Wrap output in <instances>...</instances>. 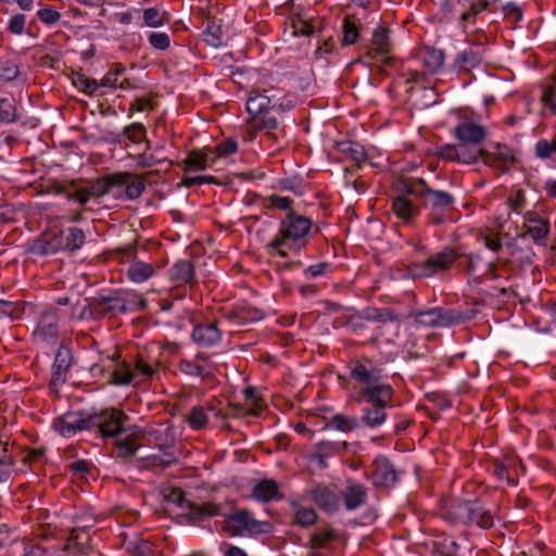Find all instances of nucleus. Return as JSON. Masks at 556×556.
Returning a JSON list of instances; mask_svg holds the SVG:
<instances>
[{
    "label": "nucleus",
    "instance_id": "obj_1",
    "mask_svg": "<svg viewBox=\"0 0 556 556\" xmlns=\"http://www.w3.org/2000/svg\"><path fill=\"white\" fill-rule=\"evenodd\" d=\"M351 377L359 384L358 402L364 403L361 419L354 416L336 414L326 428L342 432L352 431L362 424L368 428H377L382 424V374L371 361L364 359L355 364Z\"/></svg>",
    "mask_w": 556,
    "mask_h": 556
},
{
    "label": "nucleus",
    "instance_id": "obj_2",
    "mask_svg": "<svg viewBox=\"0 0 556 556\" xmlns=\"http://www.w3.org/2000/svg\"><path fill=\"white\" fill-rule=\"evenodd\" d=\"M313 222L294 211H289L279 223L277 236L270 241L268 248L276 251L281 257H287L285 245L301 249L306 245Z\"/></svg>",
    "mask_w": 556,
    "mask_h": 556
},
{
    "label": "nucleus",
    "instance_id": "obj_3",
    "mask_svg": "<svg viewBox=\"0 0 556 556\" xmlns=\"http://www.w3.org/2000/svg\"><path fill=\"white\" fill-rule=\"evenodd\" d=\"M245 106L250 115L249 119L255 121L257 127L265 128V135L269 139L276 140L278 136L275 131L278 129V122L275 116L270 115L271 98L263 93H256L249 97Z\"/></svg>",
    "mask_w": 556,
    "mask_h": 556
},
{
    "label": "nucleus",
    "instance_id": "obj_4",
    "mask_svg": "<svg viewBox=\"0 0 556 556\" xmlns=\"http://www.w3.org/2000/svg\"><path fill=\"white\" fill-rule=\"evenodd\" d=\"M224 529L232 536L249 534H261L270 531L269 522L254 518L248 509H238L225 518Z\"/></svg>",
    "mask_w": 556,
    "mask_h": 556
},
{
    "label": "nucleus",
    "instance_id": "obj_5",
    "mask_svg": "<svg viewBox=\"0 0 556 556\" xmlns=\"http://www.w3.org/2000/svg\"><path fill=\"white\" fill-rule=\"evenodd\" d=\"M489 5L490 2L485 1L471 3L469 9L459 17V27L465 35V41L471 47L485 49L489 42V37L483 29L472 27L477 15L488 10Z\"/></svg>",
    "mask_w": 556,
    "mask_h": 556
},
{
    "label": "nucleus",
    "instance_id": "obj_6",
    "mask_svg": "<svg viewBox=\"0 0 556 556\" xmlns=\"http://www.w3.org/2000/svg\"><path fill=\"white\" fill-rule=\"evenodd\" d=\"M413 315L410 306L384 307V337L388 343L400 348L404 343L406 327L404 320Z\"/></svg>",
    "mask_w": 556,
    "mask_h": 556
},
{
    "label": "nucleus",
    "instance_id": "obj_7",
    "mask_svg": "<svg viewBox=\"0 0 556 556\" xmlns=\"http://www.w3.org/2000/svg\"><path fill=\"white\" fill-rule=\"evenodd\" d=\"M128 419L116 408L103 409L90 415L91 430L97 429L103 438H115L124 431V422Z\"/></svg>",
    "mask_w": 556,
    "mask_h": 556
},
{
    "label": "nucleus",
    "instance_id": "obj_8",
    "mask_svg": "<svg viewBox=\"0 0 556 556\" xmlns=\"http://www.w3.org/2000/svg\"><path fill=\"white\" fill-rule=\"evenodd\" d=\"M147 300L140 298L137 302L126 301L119 295H108L93 299V312L98 319L108 314H125L129 309H144Z\"/></svg>",
    "mask_w": 556,
    "mask_h": 556
},
{
    "label": "nucleus",
    "instance_id": "obj_9",
    "mask_svg": "<svg viewBox=\"0 0 556 556\" xmlns=\"http://www.w3.org/2000/svg\"><path fill=\"white\" fill-rule=\"evenodd\" d=\"M463 312L451 308H431L415 315L416 323L428 327H450L465 321Z\"/></svg>",
    "mask_w": 556,
    "mask_h": 556
},
{
    "label": "nucleus",
    "instance_id": "obj_10",
    "mask_svg": "<svg viewBox=\"0 0 556 556\" xmlns=\"http://www.w3.org/2000/svg\"><path fill=\"white\" fill-rule=\"evenodd\" d=\"M169 501L182 509H187L192 519L199 521L204 517H214L222 515L220 506L211 502L197 504L188 501L181 490L175 489L169 494Z\"/></svg>",
    "mask_w": 556,
    "mask_h": 556
},
{
    "label": "nucleus",
    "instance_id": "obj_11",
    "mask_svg": "<svg viewBox=\"0 0 556 556\" xmlns=\"http://www.w3.org/2000/svg\"><path fill=\"white\" fill-rule=\"evenodd\" d=\"M90 415L83 412H68L53 421V429L61 435L71 438L83 430H91Z\"/></svg>",
    "mask_w": 556,
    "mask_h": 556
},
{
    "label": "nucleus",
    "instance_id": "obj_12",
    "mask_svg": "<svg viewBox=\"0 0 556 556\" xmlns=\"http://www.w3.org/2000/svg\"><path fill=\"white\" fill-rule=\"evenodd\" d=\"M492 151L480 149L484 164L488 166L500 169L503 173L509 170L510 165L515 162L513 150L506 144L495 143L492 146Z\"/></svg>",
    "mask_w": 556,
    "mask_h": 556
},
{
    "label": "nucleus",
    "instance_id": "obj_13",
    "mask_svg": "<svg viewBox=\"0 0 556 556\" xmlns=\"http://www.w3.org/2000/svg\"><path fill=\"white\" fill-rule=\"evenodd\" d=\"M453 135L464 144L478 146L484 141L486 130L482 125L471 119H465L455 126Z\"/></svg>",
    "mask_w": 556,
    "mask_h": 556
},
{
    "label": "nucleus",
    "instance_id": "obj_14",
    "mask_svg": "<svg viewBox=\"0 0 556 556\" xmlns=\"http://www.w3.org/2000/svg\"><path fill=\"white\" fill-rule=\"evenodd\" d=\"M73 353L70 348L61 344L56 350L54 362L52 365V374L50 384L59 388L66 382V374L72 366Z\"/></svg>",
    "mask_w": 556,
    "mask_h": 556
},
{
    "label": "nucleus",
    "instance_id": "obj_15",
    "mask_svg": "<svg viewBox=\"0 0 556 556\" xmlns=\"http://www.w3.org/2000/svg\"><path fill=\"white\" fill-rule=\"evenodd\" d=\"M179 370L188 376L200 377L202 380L208 379L214 375V364L208 361V356L199 353L194 359H181Z\"/></svg>",
    "mask_w": 556,
    "mask_h": 556
},
{
    "label": "nucleus",
    "instance_id": "obj_16",
    "mask_svg": "<svg viewBox=\"0 0 556 556\" xmlns=\"http://www.w3.org/2000/svg\"><path fill=\"white\" fill-rule=\"evenodd\" d=\"M457 256L454 249H444L420 265V275L430 277L440 270H446L452 267Z\"/></svg>",
    "mask_w": 556,
    "mask_h": 556
},
{
    "label": "nucleus",
    "instance_id": "obj_17",
    "mask_svg": "<svg viewBox=\"0 0 556 556\" xmlns=\"http://www.w3.org/2000/svg\"><path fill=\"white\" fill-rule=\"evenodd\" d=\"M341 496V505L345 507L346 510L353 511L362 506H364L367 502V489L356 482L349 481L348 484L340 490Z\"/></svg>",
    "mask_w": 556,
    "mask_h": 556
},
{
    "label": "nucleus",
    "instance_id": "obj_18",
    "mask_svg": "<svg viewBox=\"0 0 556 556\" xmlns=\"http://www.w3.org/2000/svg\"><path fill=\"white\" fill-rule=\"evenodd\" d=\"M314 503L326 513H336L341 507L340 491L326 485H317L312 490Z\"/></svg>",
    "mask_w": 556,
    "mask_h": 556
},
{
    "label": "nucleus",
    "instance_id": "obj_19",
    "mask_svg": "<svg viewBox=\"0 0 556 556\" xmlns=\"http://www.w3.org/2000/svg\"><path fill=\"white\" fill-rule=\"evenodd\" d=\"M192 341L202 348H212L220 343L223 332L216 323H204L193 327Z\"/></svg>",
    "mask_w": 556,
    "mask_h": 556
},
{
    "label": "nucleus",
    "instance_id": "obj_20",
    "mask_svg": "<svg viewBox=\"0 0 556 556\" xmlns=\"http://www.w3.org/2000/svg\"><path fill=\"white\" fill-rule=\"evenodd\" d=\"M127 175L122 173H114L105 175L90 184L87 187L90 198H99L108 194L114 187L123 186L127 182Z\"/></svg>",
    "mask_w": 556,
    "mask_h": 556
},
{
    "label": "nucleus",
    "instance_id": "obj_21",
    "mask_svg": "<svg viewBox=\"0 0 556 556\" xmlns=\"http://www.w3.org/2000/svg\"><path fill=\"white\" fill-rule=\"evenodd\" d=\"M470 502L451 501L446 503L442 510V517L451 523L468 525L470 520Z\"/></svg>",
    "mask_w": 556,
    "mask_h": 556
},
{
    "label": "nucleus",
    "instance_id": "obj_22",
    "mask_svg": "<svg viewBox=\"0 0 556 556\" xmlns=\"http://www.w3.org/2000/svg\"><path fill=\"white\" fill-rule=\"evenodd\" d=\"M35 333L45 341H52L58 337V316L54 309H45L40 314Z\"/></svg>",
    "mask_w": 556,
    "mask_h": 556
},
{
    "label": "nucleus",
    "instance_id": "obj_23",
    "mask_svg": "<svg viewBox=\"0 0 556 556\" xmlns=\"http://www.w3.org/2000/svg\"><path fill=\"white\" fill-rule=\"evenodd\" d=\"M148 434L151 439L150 442H153L161 451L164 452L163 457L160 456H150L147 457V460L151 462L154 465H160L164 468L169 467L172 464L176 462L175 456L167 452L168 448L172 447V442L167 440H163L157 430H149L143 431V435Z\"/></svg>",
    "mask_w": 556,
    "mask_h": 556
},
{
    "label": "nucleus",
    "instance_id": "obj_24",
    "mask_svg": "<svg viewBox=\"0 0 556 556\" xmlns=\"http://www.w3.org/2000/svg\"><path fill=\"white\" fill-rule=\"evenodd\" d=\"M419 185H421V188L416 190L418 195L426 197V201L433 208H446L453 205L454 198L448 192L429 188L424 179H419Z\"/></svg>",
    "mask_w": 556,
    "mask_h": 556
},
{
    "label": "nucleus",
    "instance_id": "obj_25",
    "mask_svg": "<svg viewBox=\"0 0 556 556\" xmlns=\"http://www.w3.org/2000/svg\"><path fill=\"white\" fill-rule=\"evenodd\" d=\"M225 316L237 326H245L250 323L261 320L263 318V312L256 307L243 304L238 305Z\"/></svg>",
    "mask_w": 556,
    "mask_h": 556
},
{
    "label": "nucleus",
    "instance_id": "obj_26",
    "mask_svg": "<svg viewBox=\"0 0 556 556\" xmlns=\"http://www.w3.org/2000/svg\"><path fill=\"white\" fill-rule=\"evenodd\" d=\"M367 65L371 71H377L378 74L382 73V26L378 25L372 34V43L368 48Z\"/></svg>",
    "mask_w": 556,
    "mask_h": 556
},
{
    "label": "nucleus",
    "instance_id": "obj_27",
    "mask_svg": "<svg viewBox=\"0 0 556 556\" xmlns=\"http://www.w3.org/2000/svg\"><path fill=\"white\" fill-rule=\"evenodd\" d=\"M485 49L473 50L472 48L464 50L457 54L454 61V67L457 71L469 72L478 67L483 61Z\"/></svg>",
    "mask_w": 556,
    "mask_h": 556
},
{
    "label": "nucleus",
    "instance_id": "obj_28",
    "mask_svg": "<svg viewBox=\"0 0 556 556\" xmlns=\"http://www.w3.org/2000/svg\"><path fill=\"white\" fill-rule=\"evenodd\" d=\"M63 251L75 252L79 250L85 241V232L80 228L70 227L58 236Z\"/></svg>",
    "mask_w": 556,
    "mask_h": 556
},
{
    "label": "nucleus",
    "instance_id": "obj_29",
    "mask_svg": "<svg viewBox=\"0 0 556 556\" xmlns=\"http://www.w3.org/2000/svg\"><path fill=\"white\" fill-rule=\"evenodd\" d=\"M392 211L396 217L401 218L405 223H409L419 213L418 207L405 195H396L394 198Z\"/></svg>",
    "mask_w": 556,
    "mask_h": 556
},
{
    "label": "nucleus",
    "instance_id": "obj_30",
    "mask_svg": "<svg viewBox=\"0 0 556 556\" xmlns=\"http://www.w3.org/2000/svg\"><path fill=\"white\" fill-rule=\"evenodd\" d=\"M170 278L177 283L192 285L194 282V267L190 261L180 260L170 268Z\"/></svg>",
    "mask_w": 556,
    "mask_h": 556
},
{
    "label": "nucleus",
    "instance_id": "obj_31",
    "mask_svg": "<svg viewBox=\"0 0 556 556\" xmlns=\"http://www.w3.org/2000/svg\"><path fill=\"white\" fill-rule=\"evenodd\" d=\"M252 495L260 502H269L280 497L278 484L270 479L261 480L252 490Z\"/></svg>",
    "mask_w": 556,
    "mask_h": 556
},
{
    "label": "nucleus",
    "instance_id": "obj_32",
    "mask_svg": "<svg viewBox=\"0 0 556 556\" xmlns=\"http://www.w3.org/2000/svg\"><path fill=\"white\" fill-rule=\"evenodd\" d=\"M185 162L188 167H192L197 170H204L215 162V155L211 149L192 151L189 153Z\"/></svg>",
    "mask_w": 556,
    "mask_h": 556
},
{
    "label": "nucleus",
    "instance_id": "obj_33",
    "mask_svg": "<svg viewBox=\"0 0 556 556\" xmlns=\"http://www.w3.org/2000/svg\"><path fill=\"white\" fill-rule=\"evenodd\" d=\"M470 510L468 525H477L484 529L493 526V516L480 503L470 502Z\"/></svg>",
    "mask_w": 556,
    "mask_h": 556
},
{
    "label": "nucleus",
    "instance_id": "obj_34",
    "mask_svg": "<svg viewBox=\"0 0 556 556\" xmlns=\"http://www.w3.org/2000/svg\"><path fill=\"white\" fill-rule=\"evenodd\" d=\"M154 274V267L151 264L136 261L132 262L127 268L128 278L136 282L141 283L149 278H151Z\"/></svg>",
    "mask_w": 556,
    "mask_h": 556
},
{
    "label": "nucleus",
    "instance_id": "obj_35",
    "mask_svg": "<svg viewBox=\"0 0 556 556\" xmlns=\"http://www.w3.org/2000/svg\"><path fill=\"white\" fill-rule=\"evenodd\" d=\"M72 83L73 85L84 93H86L89 97H94L98 93V90L100 87V81H97L96 79H91L87 77L85 74L79 72H74L72 74Z\"/></svg>",
    "mask_w": 556,
    "mask_h": 556
},
{
    "label": "nucleus",
    "instance_id": "obj_36",
    "mask_svg": "<svg viewBox=\"0 0 556 556\" xmlns=\"http://www.w3.org/2000/svg\"><path fill=\"white\" fill-rule=\"evenodd\" d=\"M421 185H419V179L409 180L404 175L397 176L392 181V190L396 192V195H407V194H417V189H420Z\"/></svg>",
    "mask_w": 556,
    "mask_h": 556
},
{
    "label": "nucleus",
    "instance_id": "obj_37",
    "mask_svg": "<svg viewBox=\"0 0 556 556\" xmlns=\"http://www.w3.org/2000/svg\"><path fill=\"white\" fill-rule=\"evenodd\" d=\"M122 174H126L127 182H125L123 186H126L125 188V195L128 200H135L138 199L144 191L146 185L142 178L136 177L132 178V175L127 172H121Z\"/></svg>",
    "mask_w": 556,
    "mask_h": 556
},
{
    "label": "nucleus",
    "instance_id": "obj_38",
    "mask_svg": "<svg viewBox=\"0 0 556 556\" xmlns=\"http://www.w3.org/2000/svg\"><path fill=\"white\" fill-rule=\"evenodd\" d=\"M18 118L15 100L12 98H0V124H11Z\"/></svg>",
    "mask_w": 556,
    "mask_h": 556
},
{
    "label": "nucleus",
    "instance_id": "obj_39",
    "mask_svg": "<svg viewBox=\"0 0 556 556\" xmlns=\"http://www.w3.org/2000/svg\"><path fill=\"white\" fill-rule=\"evenodd\" d=\"M293 200L289 197H281L278 194H271L263 200V206L267 210H280L285 211L286 214L292 210Z\"/></svg>",
    "mask_w": 556,
    "mask_h": 556
},
{
    "label": "nucleus",
    "instance_id": "obj_40",
    "mask_svg": "<svg viewBox=\"0 0 556 556\" xmlns=\"http://www.w3.org/2000/svg\"><path fill=\"white\" fill-rule=\"evenodd\" d=\"M142 17L144 25L149 27H160L168 22V13L156 8L144 9Z\"/></svg>",
    "mask_w": 556,
    "mask_h": 556
},
{
    "label": "nucleus",
    "instance_id": "obj_41",
    "mask_svg": "<svg viewBox=\"0 0 556 556\" xmlns=\"http://www.w3.org/2000/svg\"><path fill=\"white\" fill-rule=\"evenodd\" d=\"M459 545L450 536H444L434 542V553L438 556H457Z\"/></svg>",
    "mask_w": 556,
    "mask_h": 556
},
{
    "label": "nucleus",
    "instance_id": "obj_42",
    "mask_svg": "<svg viewBox=\"0 0 556 556\" xmlns=\"http://www.w3.org/2000/svg\"><path fill=\"white\" fill-rule=\"evenodd\" d=\"M210 46L218 48L224 45L222 26L215 20H208L204 31Z\"/></svg>",
    "mask_w": 556,
    "mask_h": 556
},
{
    "label": "nucleus",
    "instance_id": "obj_43",
    "mask_svg": "<svg viewBox=\"0 0 556 556\" xmlns=\"http://www.w3.org/2000/svg\"><path fill=\"white\" fill-rule=\"evenodd\" d=\"M445 55L442 50L429 49L425 55L424 64L431 73H437L444 64Z\"/></svg>",
    "mask_w": 556,
    "mask_h": 556
},
{
    "label": "nucleus",
    "instance_id": "obj_44",
    "mask_svg": "<svg viewBox=\"0 0 556 556\" xmlns=\"http://www.w3.org/2000/svg\"><path fill=\"white\" fill-rule=\"evenodd\" d=\"M527 233L533 239V241L540 245H545V239L549 231V224L547 220L536 222L533 225L526 227Z\"/></svg>",
    "mask_w": 556,
    "mask_h": 556
},
{
    "label": "nucleus",
    "instance_id": "obj_45",
    "mask_svg": "<svg viewBox=\"0 0 556 556\" xmlns=\"http://www.w3.org/2000/svg\"><path fill=\"white\" fill-rule=\"evenodd\" d=\"M338 147L341 152L350 155L358 164L367 160V152L356 142H340Z\"/></svg>",
    "mask_w": 556,
    "mask_h": 556
},
{
    "label": "nucleus",
    "instance_id": "obj_46",
    "mask_svg": "<svg viewBox=\"0 0 556 556\" xmlns=\"http://www.w3.org/2000/svg\"><path fill=\"white\" fill-rule=\"evenodd\" d=\"M33 251L35 253L41 255L54 254L59 251H63L61 247V241L58 236L45 241L36 242L33 247Z\"/></svg>",
    "mask_w": 556,
    "mask_h": 556
},
{
    "label": "nucleus",
    "instance_id": "obj_47",
    "mask_svg": "<svg viewBox=\"0 0 556 556\" xmlns=\"http://www.w3.org/2000/svg\"><path fill=\"white\" fill-rule=\"evenodd\" d=\"M346 447L345 442H332V441H321L316 444L317 448V457L318 458H328L330 455L334 453H339Z\"/></svg>",
    "mask_w": 556,
    "mask_h": 556
},
{
    "label": "nucleus",
    "instance_id": "obj_48",
    "mask_svg": "<svg viewBox=\"0 0 556 556\" xmlns=\"http://www.w3.org/2000/svg\"><path fill=\"white\" fill-rule=\"evenodd\" d=\"M187 421L192 429L200 430L206 426L208 417L202 406H194L191 408Z\"/></svg>",
    "mask_w": 556,
    "mask_h": 556
},
{
    "label": "nucleus",
    "instance_id": "obj_49",
    "mask_svg": "<svg viewBox=\"0 0 556 556\" xmlns=\"http://www.w3.org/2000/svg\"><path fill=\"white\" fill-rule=\"evenodd\" d=\"M333 538L332 531L329 528H318L309 539L311 547L319 549L326 547L328 542Z\"/></svg>",
    "mask_w": 556,
    "mask_h": 556
},
{
    "label": "nucleus",
    "instance_id": "obj_50",
    "mask_svg": "<svg viewBox=\"0 0 556 556\" xmlns=\"http://www.w3.org/2000/svg\"><path fill=\"white\" fill-rule=\"evenodd\" d=\"M123 134L132 143H140L146 140L147 129L141 123H131L124 127Z\"/></svg>",
    "mask_w": 556,
    "mask_h": 556
},
{
    "label": "nucleus",
    "instance_id": "obj_51",
    "mask_svg": "<svg viewBox=\"0 0 556 556\" xmlns=\"http://www.w3.org/2000/svg\"><path fill=\"white\" fill-rule=\"evenodd\" d=\"M466 146L467 144H464V143L457 146V154H458L457 162L466 163V164H473L480 157L482 159L483 153H480V149L473 150Z\"/></svg>",
    "mask_w": 556,
    "mask_h": 556
},
{
    "label": "nucleus",
    "instance_id": "obj_52",
    "mask_svg": "<svg viewBox=\"0 0 556 556\" xmlns=\"http://www.w3.org/2000/svg\"><path fill=\"white\" fill-rule=\"evenodd\" d=\"M124 72L125 67L122 64H113L111 70L100 80V85L102 87L117 88L118 76L123 75Z\"/></svg>",
    "mask_w": 556,
    "mask_h": 556
},
{
    "label": "nucleus",
    "instance_id": "obj_53",
    "mask_svg": "<svg viewBox=\"0 0 556 556\" xmlns=\"http://www.w3.org/2000/svg\"><path fill=\"white\" fill-rule=\"evenodd\" d=\"M135 377L134 371L130 370L127 364L123 363L112 374V382L114 384L125 386L129 384Z\"/></svg>",
    "mask_w": 556,
    "mask_h": 556
},
{
    "label": "nucleus",
    "instance_id": "obj_54",
    "mask_svg": "<svg viewBox=\"0 0 556 556\" xmlns=\"http://www.w3.org/2000/svg\"><path fill=\"white\" fill-rule=\"evenodd\" d=\"M139 446L132 439L119 440L116 443V457L128 458L135 455Z\"/></svg>",
    "mask_w": 556,
    "mask_h": 556
},
{
    "label": "nucleus",
    "instance_id": "obj_55",
    "mask_svg": "<svg viewBox=\"0 0 556 556\" xmlns=\"http://www.w3.org/2000/svg\"><path fill=\"white\" fill-rule=\"evenodd\" d=\"M535 155L540 159H547L554 153H556V136H554L552 141H547L546 139H541L535 143L534 147Z\"/></svg>",
    "mask_w": 556,
    "mask_h": 556
},
{
    "label": "nucleus",
    "instance_id": "obj_56",
    "mask_svg": "<svg viewBox=\"0 0 556 556\" xmlns=\"http://www.w3.org/2000/svg\"><path fill=\"white\" fill-rule=\"evenodd\" d=\"M501 462L504 464L509 476H511L514 483H516L518 476L525 471L522 464L515 456H506Z\"/></svg>",
    "mask_w": 556,
    "mask_h": 556
},
{
    "label": "nucleus",
    "instance_id": "obj_57",
    "mask_svg": "<svg viewBox=\"0 0 556 556\" xmlns=\"http://www.w3.org/2000/svg\"><path fill=\"white\" fill-rule=\"evenodd\" d=\"M317 514L313 508L301 507L295 511L294 520L302 527H308L315 523Z\"/></svg>",
    "mask_w": 556,
    "mask_h": 556
},
{
    "label": "nucleus",
    "instance_id": "obj_58",
    "mask_svg": "<svg viewBox=\"0 0 556 556\" xmlns=\"http://www.w3.org/2000/svg\"><path fill=\"white\" fill-rule=\"evenodd\" d=\"M20 71L17 65L11 61L7 60L0 63V79L4 81H12L18 75Z\"/></svg>",
    "mask_w": 556,
    "mask_h": 556
},
{
    "label": "nucleus",
    "instance_id": "obj_59",
    "mask_svg": "<svg viewBox=\"0 0 556 556\" xmlns=\"http://www.w3.org/2000/svg\"><path fill=\"white\" fill-rule=\"evenodd\" d=\"M149 43L159 50H166L169 48L170 39L166 33L152 31L148 36Z\"/></svg>",
    "mask_w": 556,
    "mask_h": 556
},
{
    "label": "nucleus",
    "instance_id": "obj_60",
    "mask_svg": "<svg viewBox=\"0 0 556 556\" xmlns=\"http://www.w3.org/2000/svg\"><path fill=\"white\" fill-rule=\"evenodd\" d=\"M507 203L513 211L520 213L527 204L525 191L521 189L514 191L507 199Z\"/></svg>",
    "mask_w": 556,
    "mask_h": 556
},
{
    "label": "nucleus",
    "instance_id": "obj_61",
    "mask_svg": "<svg viewBox=\"0 0 556 556\" xmlns=\"http://www.w3.org/2000/svg\"><path fill=\"white\" fill-rule=\"evenodd\" d=\"M402 475L403 471L396 470L392 464L384 460V488L394 486Z\"/></svg>",
    "mask_w": 556,
    "mask_h": 556
},
{
    "label": "nucleus",
    "instance_id": "obj_62",
    "mask_svg": "<svg viewBox=\"0 0 556 556\" xmlns=\"http://www.w3.org/2000/svg\"><path fill=\"white\" fill-rule=\"evenodd\" d=\"M384 67L388 65H394L396 62V53L394 45L389 38V30L384 27Z\"/></svg>",
    "mask_w": 556,
    "mask_h": 556
},
{
    "label": "nucleus",
    "instance_id": "obj_63",
    "mask_svg": "<svg viewBox=\"0 0 556 556\" xmlns=\"http://www.w3.org/2000/svg\"><path fill=\"white\" fill-rule=\"evenodd\" d=\"M342 29H343L342 43L343 45L354 43L358 37V31H357L356 26L353 23H351L350 21L344 20Z\"/></svg>",
    "mask_w": 556,
    "mask_h": 556
},
{
    "label": "nucleus",
    "instance_id": "obj_64",
    "mask_svg": "<svg viewBox=\"0 0 556 556\" xmlns=\"http://www.w3.org/2000/svg\"><path fill=\"white\" fill-rule=\"evenodd\" d=\"M292 28H293V35H304L308 36L313 34L314 26L307 22L306 20H303L301 17L294 18L292 21Z\"/></svg>",
    "mask_w": 556,
    "mask_h": 556
}]
</instances>
